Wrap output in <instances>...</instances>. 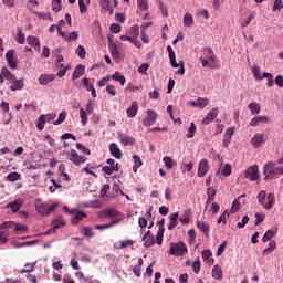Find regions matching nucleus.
I'll use <instances>...</instances> for the list:
<instances>
[{"instance_id":"f257e3e1","label":"nucleus","mask_w":283,"mask_h":283,"mask_svg":"<svg viewBox=\"0 0 283 283\" xmlns=\"http://www.w3.org/2000/svg\"><path fill=\"white\" fill-rule=\"evenodd\" d=\"M265 198L268 199V203H265ZM259 203L265 208V210H271L275 203V195L270 193L266 197V191L265 190H260L258 195Z\"/></svg>"},{"instance_id":"f03ea898","label":"nucleus","mask_w":283,"mask_h":283,"mask_svg":"<svg viewBox=\"0 0 283 283\" xmlns=\"http://www.w3.org/2000/svg\"><path fill=\"white\" fill-rule=\"evenodd\" d=\"M188 248L184 241H178V243H170V254L174 256H184L187 254Z\"/></svg>"},{"instance_id":"7ed1b4c3","label":"nucleus","mask_w":283,"mask_h":283,"mask_svg":"<svg viewBox=\"0 0 283 283\" xmlns=\"http://www.w3.org/2000/svg\"><path fill=\"white\" fill-rule=\"evenodd\" d=\"M64 155H66L69 161H72L75 166H81L82 164H85V161H87V157L78 155V153H76V150L74 149L67 150L66 153H64Z\"/></svg>"},{"instance_id":"20e7f679","label":"nucleus","mask_w":283,"mask_h":283,"mask_svg":"<svg viewBox=\"0 0 283 283\" xmlns=\"http://www.w3.org/2000/svg\"><path fill=\"white\" fill-rule=\"evenodd\" d=\"M63 61H65L63 54H57V59L55 60V65H57V67H62V70L57 71V76H65L67 70H70L72 67L71 63H66V65H64Z\"/></svg>"},{"instance_id":"39448f33","label":"nucleus","mask_w":283,"mask_h":283,"mask_svg":"<svg viewBox=\"0 0 283 283\" xmlns=\"http://www.w3.org/2000/svg\"><path fill=\"white\" fill-rule=\"evenodd\" d=\"M158 119V113L156 111H147L146 117L143 119V125L146 128H149L150 126H154Z\"/></svg>"},{"instance_id":"423d86ee","label":"nucleus","mask_w":283,"mask_h":283,"mask_svg":"<svg viewBox=\"0 0 283 283\" xmlns=\"http://www.w3.org/2000/svg\"><path fill=\"white\" fill-rule=\"evenodd\" d=\"M56 206V203H52V206H50L49 203H38L35 208L40 214L49 216L51 214V212H54Z\"/></svg>"},{"instance_id":"0eeeda50","label":"nucleus","mask_w":283,"mask_h":283,"mask_svg":"<svg viewBox=\"0 0 283 283\" xmlns=\"http://www.w3.org/2000/svg\"><path fill=\"white\" fill-rule=\"evenodd\" d=\"M244 177L245 179H250V181H258L260 179L259 166H250V168L245 170Z\"/></svg>"},{"instance_id":"6e6552de","label":"nucleus","mask_w":283,"mask_h":283,"mask_svg":"<svg viewBox=\"0 0 283 283\" xmlns=\"http://www.w3.org/2000/svg\"><path fill=\"white\" fill-rule=\"evenodd\" d=\"M209 170H210V164H209L208 159H201L199 161L197 176L206 177V175H208Z\"/></svg>"},{"instance_id":"1a4fd4ad","label":"nucleus","mask_w":283,"mask_h":283,"mask_svg":"<svg viewBox=\"0 0 283 283\" xmlns=\"http://www.w3.org/2000/svg\"><path fill=\"white\" fill-rule=\"evenodd\" d=\"M275 161H268V164L263 166V175L265 179H269V177H275Z\"/></svg>"},{"instance_id":"9d476101","label":"nucleus","mask_w":283,"mask_h":283,"mask_svg":"<svg viewBox=\"0 0 283 283\" xmlns=\"http://www.w3.org/2000/svg\"><path fill=\"white\" fill-rule=\"evenodd\" d=\"M219 113V108H212L202 120V124L205 126H208L209 124H211V122H214V119H217Z\"/></svg>"},{"instance_id":"9b49d317","label":"nucleus","mask_w":283,"mask_h":283,"mask_svg":"<svg viewBox=\"0 0 283 283\" xmlns=\"http://www.w3.org/2000/svg\"><path fill=\"white\" fill-rule=\"evenodd\" d=\"M203 54H205V56H207V59L209 61L208 65H210V67H214L216 54H214L212 48H210V46L203 48Z\"/></svg>"},{"instance_id":"f8f14e48","label":"nucleus","mask_w":283,"mask_h":283,"mask_svg":"<svg viewBox=\"0 0 283 283\" xmlns=\"http://www.w3.org/2000/svg\"><path fill=\"white\" fill-rule=\"evenodd\" d=\"M14 54H15V50H13V49L8 50L6 52V60L8 61L9 65H10V67H12V70H15V67L18 65Z\"/></svg>"},{"instance_id":"ddd939ff","label":"nucleus","mask_w":283,"mask_h":283,"mask_svg":"<svg viewBox=\"0 0 283 283\" xmlns=\"http://www.w3.org/2000/svg\"><path fill=\"white\" fill-rule=\"evenodd\" d=\"M144 245L145 248H151L156 243L155 237L150 233V230H148L144 237H143Z\"/></svg>"},{"instance_id":"4468645a","label":"nucleus","mask_w":283,"mask_h":283,"mask_svg":"<svg viewBox=\"0 0 283 283\" xmlns=\"http://www.w3.org/2000/svg\"><path fill=\"white\" fill-rule=\"evenodd\" d=\"M86 217H87L86 212H83V210H77L74 217H72L71 223H73V226H78V223H81L83 219H86Z\"/></svg>"},{"instance_id":"2eb2a0df","label":"nucleus","mask_w":283,"mask_h":283,"mask_svg":"<svg viewBox=\"0 0 283 283\" xmlns=\"http://www.w3.org/2000/svg\"><path fill=\"white\" fill-rule=\"evenodd\" d=\"M23 203H24L23 199H15L14 201H11L10 203H8L6 208H10L12 212H19Z\"/></svg>"},{"instance_id":"dca6fc26","label":"nucleus","mask_w":283,"mask_h":283,"mask_svg":"<svg viewBox=\"0 0 283 283\" xmlns=\"http://www.w3.org/2000/svg\"><path fill=\"white\" fill-rule=\"evenodd\" d=\"M108 49L113 56H116V57L120 56L119 48H118L117 43H115V41H113V39H111V36H108Z\"/></svg>"},{"instance_id":"f3484780","label":"nucleus","mask_w":283,"mask_h":283,"mask_svg":"<svg viewBox=\"0 0 283 283\" xmlns=\"http://www.w3.org/2000/svg\"><path fill=\"white\" fill-rule=\"evenodd\" d=\"M118 139L120 140V144H123V146H134V144L136 143V139H134V137H129L128 135H125L123 133L118 135Z\"/></svg>"},{"instance_id":"a211bd4d","label":"nucleus","mask_w":283,"mask_h":283,"mask_svg":"<svg viewBox=\"0 0 283 283\" xmlns=\"http://www.w3.org/2000/svg\"><path fill=\"white\" fill-rule=\"evenodd\" d=\"M109 153L113 157H115V159H122L123 157V151L117 144H111Z\"/></svg>"},{"instance_id":"6ab92c4d","label":"nucleus","mask_w":283,"mask_h":283,"mask_svg":"<svg viewBox=\"0 0 283 283\" xmlns=\"http://www.w3.org/2000/svg\"><path fill=\"white\" fill-rule=\"evenodd\" d=\"M262 144H264V135H262L261 133H258L256 135H254V137H252V146L254 148H260Z\"/></svg>"},{"instance_id":"aec40b11","label":"nucleus","mask_w":283,"mask_h":283,"mask_svg":"<svg viewBox=\"0 0 283 283\" xmlns=\"http://www.w3.org/2000/svg\"><path fill=\"white\" fill-rule=\"evenodd\" d=\"M85 72V65L83 63H78V65L75 66V70L73 71L72 80L75 81V78H80L82 74Z\"/></svg>"},{"instance_id":"412c9836","label":"nucleus","mask_w":283,"mask_h":283,"mask_svg":"<svg viewBox=\"0 0 283 283\" xmlns=\"http://www.w3.org/2000/svg\"><path fill=\"white\" fill-rule=\"evenodd\" d=\"M138 109H139L138 102H133L130 108H127L126 111L127 117L129 118L136 117Z\"/></svg>"},{"instance_id":"4be33fe9","label":"nucleus","mask_w":283,"mask_h":283,"mask_svg":"<svg viewBox=\"0 0 283 283\" xmlns=\"http://www.w3.org/2000/svg\"><path fill=\"white\" fill-rule=\"evenodd\" d=\"M178 219H179V212H174L172 214H170L168 230H174V228H177Z\"/></svg>"},{"instance_id":"5701e85b","label":"nucleus","mask_w":283,"mask_h":283,"mask_svg":"<svg viewBox=\"0 0 283 283\" xmlns=\"http://www.w3.org/2000/svg\"><path fill=\"white\" fill-rule=\"evenodd\" d=\"M270 119L266 116H259V117H253V119L250 122V126L255 127L259 126V124H269Z\"/></svg>"},{"instance_id":"b1692460","label":"nucleus","mask_w":283,"mask_h":283,"mask_svg":"<svg viewBox=\"0 0 283 283\" xmlns=\"http://www.w3.org/2000/svg\"><path fill=\"white\" fill-rule=\"evenodd\" d=\"M54 78H56V75H48V73H44L43 75H40L39 82L41 85H48V83H51Z\"/></svg>"},{"instance_id":"393cba45","label":"nucleus","mask_w":283,"mask_h":283,"mask_svg":"<svg viewBox=\"0 0 283 283\" xmlns=\"http://www.w3.org/2000/svg\"><path fill=\"white\" fill-rule=\"evenodd\" d=\"M212 276H213V279H217V281H222L223 270L220 265H214V268L212 270Z\"/></svg>"},{"instance_id":"a878e982","label":"nucleus","mask_w":283,"mask_h":283,"mask_svg":"<svg viewBox=\"0 0 283 283\" xmlns=\"http://www.w3.org/2000/svg\"><path fill=\"white\" fill-rule=\"evenodd\" d=\"M197 227L199 228V230H201V232H203V234H206V237H209V232H210L209 223H206V221H197Z\"/></svg>"},{"instance_id":"bb28decb","label":"nucleus","mask_w":283,"mask_h":283,"mask_svg":"<svg viewBox=\"0 0 283 283\" xmlns=\"http://www.w3.org/2000/svg\"><path fill=\"white\" fill-rule=\"evenodd\" d=\"M119 223V219H114L111 221V223H104V224H96L94 228L95 230H107L108 228H113V226H116Z\"/></svg>"},{"instance_id":"cd10ccee","label":"nucleus","mask_w":283,"mask_h":283,"mask_svg":"<svg viewBox=\"0 0 283 283\" xmlns=\"http://www.w3.org/2000/svg\"><path fill=\"white\" fill-rule=\"evenodd\" d=\"M23 87H24L23 80H17L14 75V80H12V85L10 86V90L15 92V90H23Z\"/></svg>"},{"instance_id":"c85d7f7f","label":"nucleus","mask_w":283,"mask_h":283,"mask_svg":"<svg viewBox=\"0 0 283 283\" xmlns=\"http://www.w3.org/2000/svg\"><path fill=\"white\" fill-rule=\"evenodd\" d=\"M102 170L106 175H114V172H119V164H116L115 168H112L111 165L107 164V166H103Z\"/></svg>"},{"instance_id":"c756f323","label":"nucleus","mask_w":283,"mask_h":283,"mask_svg":"<svg viewBox=\"0 0 283 283\" xmlns=\"http://www.w3.org/2000/svg\"><path fill=\"white\" fill-rule=\"evenodd\" d=\"M112 78H114V81H119L120 85H125L127 81L125 75H122V72H119L118 70L114 72V74L112 75Z\"/></svg>"},{"instance_id":"7c9ffc66","label":"nucleus","mask_w":283,"mask_h":283,"mask_svg":"<svg viewBox=\"0 0 283 283\" xmlns=\"http://www.w3.org/2000/svg\"><path fill=\"white\" fill-rule=\"evenodd\" d=\"M2 74H3V78H6L7 81H10L11 83H13V72H11V70H9V67H2Z\"/></svg>"},{"instance_id":"2f4dec72","label":"nucleus","mask_w":283,"mask_h":283,"mask_svg":"<svg viewBox=\"0 0 283 283\" xmlns=\"http://www.w3.org/2000/svg\"><path fill=\"white\" fill-rule=\"evenodd\" d=\"M249 108L252 115H260L261 113V106L258 104V102H251V104H249Z\"/></svg>"},{"instance_id":"473e14b6","label":"nucleus","mask_w":283,"mask_h":283,"mask_svg":"<svg viewBox=\"0 0 283 283\" xmlns=\"http://www.w3.org/2000/svg\"><path fill=\"white\" fill-rule=\"evenodd\" d=\"M221 170V174L223 175V177H230V175H232V166L230 164H226V166H220L219 168V172Z\"/></svg>"},{"instance_id":"72a5a7b5","label":"nucleus","mask_w":283,"mask_h":283,"mask_svg":"<svg viewBox=\"0 0 283 283\" xmlns=\"http://www.w3.org/2000/svg\"><path fill=\"white\" fill-rule=\"evenodd\" d=\"M195 20L193 17L190 12H186L185 17H184V25L190 28L191 25H193Z\"/></svg>"},{"instance_id":"f704fd0d","label":"nucleus","mask_w":283,"mask_h":283,"mask_svg":"<svg viewBox=\"0 0 283 283\" xmlns=\"http://www.w3.org/2000/svg\"><path fill=\"white\" fill-rule=\"evenodd\" d=\"M163 161L168 170H171L174 166H177V161H175L172 157H164Z\"/></svg>"},{"instance_id":"c9c22d12","label":"nucleus","mask_w":283,"mask_h":283,"mask_svg":"<svg viewBox=\"0 0 283 283\" xmlns=\"http://www.w3.org/2000/svg\"><path fill=\"white\" fill-rule=\"evenodd\" d=\"M134 166H133V172H138V168L143 166V160L138 155H134Z\"/></svg>"},{"instance_id":"e433bc0d","label":"nucleus","mask_w":283,"mask_h":283,"mask_svg":"<svg viewBox=\"0 0 283 283\" xmlns=\"http://www.w3.org/2000/svg\"><path fill=\"white\" fill-rule=\"evenodd\" d=\"M252 73H253L254 77L258 78L259 81H261V78H264L263 77L264 75H262L260 65H253Z\"/></svg>"},{"instance_id":"4c0bfd02","label":"nucleus","mask_w":283,"mask_h":283,"mask_svg":"<svg viewBox=\"0 0 283 283\" xmlns=\"http://www.w3.org/2000/svg\"><path fill=\"white\" fill-rule=\"evenodd\" d=\"M275 234L276 232L274 230H266V232L263 234V238H262L263 243L271 241V239H273Z\"/></svg>"},{"instance_id":"58836bf2","label":"nucleus","mask_w":283,"mask_h":283,"mask_svg":"<svg viewBox=\"0 0 283 283\" xmlns=\"http://www.w3.org/2000/svg\"><path fill=\"white\" fill-rule=\"evenodd\" d=\"M191 210H186L180 217V222L184 224L190 223Z\"/></svg>"},{"instance_id":"ea45409f","label":"nucleus","mask_w":283,"mask_h":283,"mask_svg":"<svg viewBox=\"0 0 283 283\" xmlns=\"http://www.w3.org/2000/svg\"><path fill=\"white\" fill-rule=\"evenodd\" d=\"M209 99H207V97H198L197 99V107H199V109H203V107H207V105H209Z\"/></svg>"},{"instance_id":"a19ab883","label":"nucleus","mask_w":283,"mask_h":283,"mask_svg":"<svg viewBox=\"0 0 283 283\" xmlns=\"http://www.w3.org/2000/svg\"><path fill=\"white\" fill-rule=\"evenodd\" d=\"M207 195H208L207 203H210V201H214L217 190L214 188L209 187L207 189Z\"/></svg>"},{"instance_id":"79ce46f5","label":"nucleus","mask_w":283,"mask_h":283,"mask_svg":"<svg viewBox=\"0 0 283 283\" xmlns=\"http://www.w3.org/2000/svg\"><path fill=\"white\" fill-rule=\"evenodd\" d=\"M80 118H81V124L83 126H86L87 122H88V116L86 111H84V108H80Z\"/></svg>"},{"instance_id":"37998d69","label":"nucleus","mask_w":283,"mask_h":283,"mask_svg":"<svg viewBox=\"0 0 283 283\" xmlns=\"http://www.w3.org/2000/svg\"><path fill=\"white\" fill-rule=\"evenodd\" d=\"M197 133V126L196 124H193V122L190 124L189 128H188V135L187 138L188 139H192V137H195Z\"/></svg>"},{"instance_id":"c03bdc74","label":"nucleus","mask_w":283,"mask_h":283,"mask_svg":"<svg viewBox=\"0 0 283 283\" xmlns=\"http://www.w3.org/2000/svg\"><path fill=\"white\" fill-rule=\"evenodd\" d=\"M263 78H268L269 87H273L274 78H273L272 72H263Z\"/></svg>"},{"instance_id":"a18cd8bd","label":"nucleus","mask_w":283,"mask_h":283,"mask_svg":"<svg viewBox=\"0 0 283 283\" xmlns=\"http://www.w3.org/2000/svg\"><path fill=\"white\" fill-rule=\"evenodd\" d=\"M18 43H25V34L24 32H22V29L21 28H18V33H17V36H15Z\"/></svg>"},{"instance_id":"49530a36","label":"nucleus","mask_w":283,"mask_h":283,"mask_svg":"<svg viewBox=\"0 0 283 283\" xmlns=\"http://www.w3.org/2000/svg\"><path fill=\"white\" fill-rule=\"evenodd\" d=\"M119 212L118 210H115L114 208L109 210H104V217L115 218L118 217Z\"/></svg>"},{"instance_id":"de8ad7c7","label":"nucleus","mask_w":283,"mask_h":283,"mask_svg":"<svg viewBox=\"0 0 283 283\" xmlns=\"http://www.w3.org/2000/svg\"><path fill=\"white\" fill-rule=\"evenodd\" d=\"M130 34L134 39H136L138 36V34H140V28L138 24L130 27Z\"/></svg>"},{"instance_id":"09e8293b","label":"nucleus","mask_w":283,"mask_h":283,"mask_svg":"<svg viewBox=\"0 0 283 283\" xmlns=\"http://www.w3.org/2000/svg\"><path fill=\"white\" fill-rule=\"evenodd\" d=\"M38 36H34L32 34H29V36H27V41L29 43V45H32V48L36 49V44H38V41H36Z\"/></svg>"},{"instance_id":"8fccbe9b","label":"nucleus","mask_w":283,"mask_h":283,"mask_svg":"<svg viewBox=\"0 0 283 283\" xmlns=\"http://www.w3.org/2000/svg\"><path fill=\"white\" fill-rule=\"evenodd\" d=\"M52 10L54 12H60V10H62V1L53 0L52 1Z\"/></svg>"},{"instance_id":"3c124183","label":"nucleus","mask_w":283,"mask_h":283,"mask_svg":"<svg viewBox=\"0 0 283 283\" xmlns=\"http://www.w3.org/2000/svg\"><path fill=\"white\" fill-rule=\"evenodd\" d=\"M76 39H78V32L76 30H74L73 32H70L65 36L66 41H76Z\"/></svg>"},{"instance_id":"603ef678","label":"nucleus","mask_w":283,"mask_h":283,"mask_svg":"<svg viewBox=\"0 0 283 283\" xmlns=\"http://www.w3.org/2000/svg\"><path fill=\"white\" fill-rule=\"evenodd\" d=\"M170 64L172 65V67H178V65H179V63H177L176 52L172 48H171V52H170Z\"/></svg>"},{"instance_id":"864d4df0","label":"nucleus","mask_w":283,"mask_h":283,"mask_svg":"<svg viewBox=\"0 0 283 283\" xmlns=\"http://www.w3.org/2000/svg\"><path fill=\"white\" fill-rule=\"evenodd\" d=\"M44 126H45V115H41L39 117V122L36 124V128H38V130H43Z\"/></svg>"},{"instance_id":"5fc2aeb1","label":"nucleus","mask_w":283,"mask_h":283,"mask_svg":"<svg viewBox=\"0 0 283 283\" xmlns=\"http://www.w3.org/2000/svg\"><path fill=\"white\" fill-rule=\"evenodd\" d=\"M83 230H84V237H87V238L91 239L92 237L95 235V232H94L93 228H90V227L85 226L83 228Z\"/></svg>"},{"instance_id":"6e6d98bb","label":"nucleus","mask_w":283,"mask_h":283,"mask_svg":"<svg viewBox=\"0 0 283 283\" xmlns=\"http://www.w3.org/2000/svg\"><path fill=\"white\" fill-rule=\"evenodd\" d=\"M76 54H78V56H81V59H84L86 56V50H85L84 45L80 44L76 48Z\"/></svg>"},{"instance_id":"4d7b16f0","label":"nucleus","mask_w":283,"mask_h":283,"mask_svg":"<svg viewBox=\"0 0 283 283\" xmlns=\"http://www.w3.org/2000/svg\"><path fill=\"white\" fill-rule=\"evenodd\" d=\"M276 245H277L276 241H270L269 248L263 250L262 254H266V252H273V250L276 249Z\"/></svg>"},{"instance_id":"13d9d810","label":"nucleus","mask_w":283,"mask_h":283,"mask_svg":"<svg viewBox=\"0 0 283 283\" xmlns=\"http://www.w3.org/2000/svg\"><path fill=\"white\" fill-rule=\"evenodd\" d=\"M20 177L21 176L19 175V172H10L7 177V180L8 181H19Z\"/></svg>"},{"instance_id":"bf43d9fd","label":"nucleus","mask_w":283,"mask_h":283,"mask_svg":"<svg viewBox=\"0 0 283 283\" xmlns=\"http://www.w3.org/2000/svg\"><path fill=\"white\" fill-rule=\"evenodd\" d=\"M137 4L140 10H149V3L147 0H137Z\"/></svg>"},{"instance_id":"052dcab7","label":"nucleus","mask_w":283,"mask_h":283,"mask_svg":"<svg viewBox=\"0 0 283 283\" xmlns=\"http://www.w3.org/2000/svg\"><path fill=\"white\" fill-rule=\"evenodd\" d=\"M230 217L228 210H224V212H222V214H220L219 219H218V223H227V219Z\"/></svg>"},{"instance_id":"680f3d73","label":"nucleus","mask_w":283,"mask_h":283,"mask_svg":"<svg viewBox=\"0 0 283 283\" xmlns=\"http://www.w3.org/2000/svg\"><path fill=\"white\" fill-rule=\"evenodd\" d=\"M35 14H38V17L41 19H49L50 21H53L51 12H35Z\"/></svg>"},{"instance_id":"e2e57ef3","label":"nucleus","mask_w":283,"mask_h":283,"mask_svg":"<svg viewBox=\"0 0 283 283\" xmlns=\"http://www.w3.org/2000/svg\"><path fill=\"white\" fill-rule=\"evenodd\" d=\"M147 223H148L147 216L146 217H139L138 224H139V228H142V230L147 228Z\"/></svg>"},{"instance_id":"0e129e2a","label":"nucleus","mask_w":283,"mask_h":283,"mask_svg":"<svg viewBox=\"0 0 283 283\" xmlns=\"http://www.w3.org/2000/svg\"><path fill=\"white\" fill-rule=\"evenodd\" d=\"M109 30L111 32L118 33L122 30V25L119 23H111Z\"/></svg>"},{"instance_id":"69168bd1","label":"nucleus","mask_w":283,"mask_h":283,"mask_svg":"<svg viewBox=\"0 0 283 283\" xmlns=\"http://www.w3.org/2000/svg\"><path fill=\"white\" fill-rule=\"evenodd\" d=\"M192 269H193V272H195L196 274H199V272H200V270H201V263H200L199 259H197V261H195V262L192 263Z\"/></svg>"},{"instance_id":"338daca9","label":"nucleus","mask_w":283,"mask_h":283,"mask_svg":"<svg viewBox=\"0 0 283 283\" xmlns=\"http://www.w3.org/2000/svg\"><path fill=\"white\" fill-rule=\"evenodd\" d=\"M201 254H202L203 261H210V259L212 256L211 250H202Z\"/></svg>"},{"instance_id":"774afa93","label":"nucleus","mask_w":283,"mask_h":283,"mask_svg":"<svg viewBox=\"0 0 283 283\" xmlns=\"http://www.w3.org/2000/svg\"><path fill=\"white\" fill-rule=\"evenodd\" d=\"M275 83L279 87H283V75H276Z\"/></svg>"}]
</instances>
